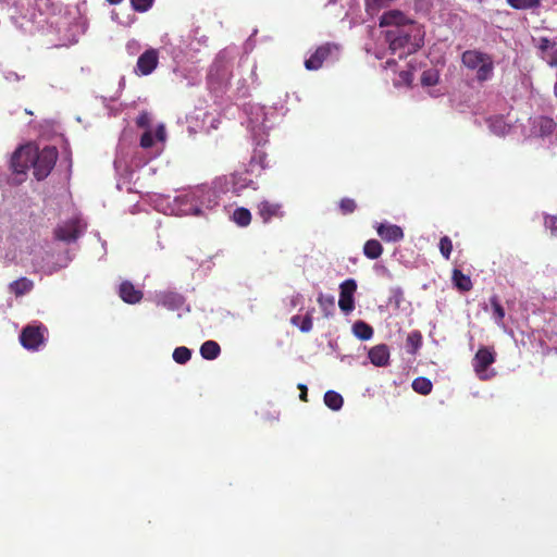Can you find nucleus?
I'll use <instances>...</instances> for the list:
<instances>
[{"instance_id":"nucleus-1","label":"nucleus","mask_w":557,"mask_h":557,"mask_svg":"<svg viewBox=\"0 0 557 557\" xmlns=\"http://www.w3.org/2000/svg\"><path fill=\"white\" fill-rule=\"evenodd\" d=\"M461 62L468 70L475 72V78L480 83H484L493 76L494 60L487 53L467 50L461 55Z\"/></svg>"},{"instance_id":"nucleus-2","label":"nucleus","mask_w":557,"mask_h":557,"mask_svg":"<svg viewBox=\"0 0 557 557\" xmlns=\"http://www.w3.org/2000/svg\"><path fill=\"white\" fill-rule=\"evenodd\" d=\"M58 160V150L55 147L47 146L41 150L36 149L34 161L32 162L34 169V176L38 181L45 180L55 165Z\"/></svg>"},{"instance_id":"nucleus-3","label":"nucleus","mask_w":557,"mask_h":557,"mask_svg":"<svg viewBox=\"0 0 557 557\" xmlns=\"http://www.w3.org/2000/svg\"><path fill=\"white\" fill-rule=\"evenodd\" d=\"M496 360V352L493 347L482 346L478 349L472 360V367L480 380H488L495 373H488L487 369Z\"/></svg>"},{"instance_id":"nucleus-4","label":"nucleus","mask_w":557,"mask_h":557,"mask_svg":"<svg viewBox=\"0 0 557 557\" xmlns=\"http://www.w3.org/2000/svg\"><path fill=\"white\" fill-rule=\"evenodd\" d=\"M47 327L42 324H28L20 334V343L27 350H38L45 345Z\"/></svg>"},{"instance_id":"nucleus-5","label":"nucleus","mask_w":557,"mask_h":557,"mask_svg":"<svg viewBox=\"0 0 557 557\" xmlns=\"http://www.w3.org/2000/svg\"><path fill=\"white\" fill-rule=\"evenodd\" d=\"M212 195V190L208 187H197L194 190L183 195L181 197L182 203L189 205L187 209H185L186 214L191 215H201L202 214V206L206 200L210 201V197Z\"/></svg>"},{"instance_id":"nucleus-6","label":"nucleus","mask_w":557,"mask_h":557,"mask_svg":"<svg viewBox=\"0 0 557 557\" xmlns=\"http://www.w3.org/2000/svg\"><path fill=\"white\" fill-rule=\"evenodd\" d=\"M339 47L336 44L326 42L315 49V51L305 60V67L308 71H317L322 67L324 61L337 59Z\"/></svg>"},{"instance_id":"nucleus-7","label":"nucleus","mask_w":557,"mask_h":557,"mask_svg":"<svg viewBox=\"0 0 557 557\" xmlns=\"http://www.w3.org/2000/svg\"><path fill=\"white\" fill-rule=\"evenodd\" d=\"M36 148L32 145H24L18 147L12 154L10 161V169L16 174H26V171L32 165Z\"/></svg>"},{"instance_id":"nucleus-8","label":"nucleus","mask_w":557,"mask_h":557,"mask_svg":"<svg viewBox=\"0 0 557 557\" xmlns=\"http://www.w3.org/2000/svg\"><path fill=\"white\" fill-rule=\"evenodd\" d=\"M84 226L78 219H71L58 225L54 237L65 243H74L84 232Z\"/></svg>"},{"instance_id":"nucleus-9","label":"nucleus","mask_w":557,"mask_h":557,"mask_svg":"<svg viewBox=\"0 0 557 557\" xmlns=\"http://www.w3.org/2000/svg\"><path fill=\"white\" fill-rule=\"evenodd\" d=\"M338 306L341 310L348 314L355 309L354 294L357 289V283L352 278L344 281L341 286Z\"/></svg>"},{"instance_id":"nucleus-10","label":"nucleus","mask_w":557,"mask_h":557,"mask_svg":"<svg viewBox=\"0 0 557 557\" xmlns=\"http://www.w3.org/2000/svg\"><path fill=\"white\" fill-rule=\"evenodd\" d=\"M257 213L263 223H269L273 219H283L285 216L283 206L278 202H272L269 200H263L258 203Z\"/></svg>"},{"instance_id":"nucleus-11","label":"nucleus","mask_w":557,"mask_h":557,"mask_svg":"<svg viewBox=\"0 0 557 557\" xmlns=\"http://www.w3.org/2000/svg\"><path fill=\"white\" fill-rule=\"evenodd\" d=\"M159 57L156 49L146 50L137 60V72L140 75L151 74L158 65Z\"/></svg>"},{"instance_id":"nucleus-12","label":"nucleus","mask_w":557,"mask_h":557,"mask_svg":"<svg viewBox=\"0 0 557 557\" xmlns=\"http://www.w3.org/2000/svg\"><path fill=\"white\" fill-rule=\"evenodd\" d=\"M413 21L399 10H389L380 18L381 26H406L412 24Z\"/></svg>"},{"instance_id":"nucleus-13","label":"nucleus","mask_w":557,"mask_h":557,"mask_svg":"<svg viewBox=\"0 0 557 557\" xmlns=\"http://www.w3.org/2000/svg\"><path fill=\"white\" fill-rule=\"evenodd\" d=\"M377 235L384 242L397 243L404 238V231L400 226L388 223H380L376 226Z\"/></svg>"},{"instance_id":"nucleus-14","label":"nucleus","mask_w":557,"mask_h":557,"mask_svg":"<svg viewBox=\"0 0 557 557\" xmlns=\"http://www.w3.org/2000/svg\"><path fill=\"white\" fill-rule=\"evenodd\" d=\"M541 58L550 66L557 67V48L556 42L547 37H542L539 46Z\"/></svg>"},{"instance_id":"nucleus-15","label":"nucleus","mask_w":557,"mask_h":557,"mask_svg":"<svg viewBox=\"0 0 557 557\" xmlns=\"http://www.w3.org/2000/svg\"><path fill=\"white\" fill-rule=\"evenodd\" d=\"M119 294L124 302L131 305L138 304L144 296L143 292L135 288V286L128 281L121 283Z\"/></svg>"},{"instance_id":"nucleus-16","label":"nucleus","mask_w":557,"mask_h":557,"mask_svg":"<svg viewBox=\"0 0 557 557\" xmlns=\"http://www.w3.org/2000/svg\"><path fill=\"white\" fill-rule=\"evenodd\" d=\"M368 357L376 367H385L389 362V349L385 344H380L369 350Z\"/></svg>"},{"instance_id":"nucleus-17","label":"nucleus","mask_w":557,"mask_h":557,"mask_svg":"<svg viewBox=\"0 0 557 557\" xmlns=\"http://www.w3.org/2000/svg\"><path fill=\"white\" fill-rule=\"evenodd\" d=\"M557 123L553 117L549 116H539L534 123V127L537 129L539 135L542 137H546L552 135L556 129Z\"/></svg>"},{"instance_id":"nucleus-18","label":"nucleus","mask_w":557,"mask_h":557,"mask_svg":"<svg viewBox=\"0 0 557 557\" xmlns=\"http://www.w3.org/2000/svg\"><path fill=\"white\" fill-rule=\"evenodd\" d=\"M33 288L34 282L27 277H20L9 285L10 292L13 293L16 297H21L29 293Z\"/></svg>"},{"instance_id":"nucleus-19","label":"nucleus","mask_w":557,"mask_h":557,"mask_svg":"<svg viewBox=\"0 0 557 557\" xmlns=\"http://www.w3.org/2000/svg\"><path fill=\"white\" fill-rule=\"evenodd\" d=\"M314 309L309 310L305 317L298 314L290 318V323L297 326L302 333H309L313 327L312 312Z\"/></svg>"},{"instance_id":"nucleus-20","label":"nucleus","mask_w":557,"mask_h":557,"mask_svg":"<svg viewBox=\"0 0 557 557\" xmlns=\"http://www.w3.org/2000/svg\"><path fill=\"white\" fill-rule=\"evenodd\" d=\"M383 253V246L377 239H369L363 245V255L371 260L380 258Z\"/></svg>"},{"instance_id":"nucleus-21","label":"nucleus","mask_w":557,"mask_h":557,"mask_svg":"<svg viewBox=\"0 0 557 557\" xmlns=\"http://www.w3.org/2000/svg\"><path fill=\"white\" fill-rule=\"evenodd\" d=\"M221 352L220 345L214 341H207L200 347V355L203 359L214 360Z\"/></svg>"},{"instance_id":"nucleus-22","label":"nucleus","mask_w":557,"mask_h":557,"mask_svg":"<svg viewBox=\"0 0 557 557\" xmlns=\"http://www.w3.org/2000/svg\"><path fill=\"white\" fill-rule=\"evenodd\" d=\"M451 278L455 286L461 292H469L472 288L470 276L463 274L461 270L454 269Z\"/></svg>"},{"instance_id":"nucleus-23","label":"nucleus","mask_w":557,"mask_h":557,"mask_svg":"<svg viewBox=\"0 0 557 557\" xmlns=\"http://www.w3.org/2000/svg\"><path fill=\"white\" fill-rule=\"evenodd\" d=\"M352 332L361 341H368L373 336L372 326L361 320L354 323Z\"/></svg>"},{"instance_id":"nucleus-24","label":"nucleus","mask_w":557,"mask_h":557,"mask_svg":"<svg viewBox=\"0 0 557 557\" xmlns=\"http://www.w3.org/2000/svg\"><path fill=\"white\" fill-rule=\"evenodd\" d=\"M318 304L321 310L324 313V317H330L333 314L335 309V298L332 295H323L320 294L318 297Z\"/></svg>"},{"instance_id":"nucleus-25","label":"nucleus","mask_w":557,"mask_h":557,"mask_svg":"<svg viewBox=\"0 0 557 557\" xmlns=\"http://www.w3.org/2000/svg\"><path fill=\"white\" fill-rule=\"evenodd\" d=\"M233 221L240 227H246L251 222V213L248 209L240 207L234 210Z\"/></svg>"},{"instance_id":"nucleus-26","label":"nucleus","mask_w":557,"mask_h":557,"mask_svg":"<svg viewBox=\"0 0 557 557\" xmlns=\"http://www.w3.org/2000/svg\"><path fill=\"white\" fill-rule=\"evenodd\" d=\"M433 384L432 382L424 376H419L412 382V389L421 395H429L432 392Z\"/></svg>"},{"instance_id":"nucleus-27","label":"nucleus","mask_w":557,"mask_h":557,"mask_svg":"<svg viewBox=\"0 0 557 557\" xmlns=\"http://www.w3.org/2000/svg\"><path fill=\"white\" fill-rule=\"evenodd\" d=\"M324 403L330 409L339 410L343 407L344 399L337 392L327 391L324 394Z\"/></svg>"},{"instance_id":"nucleus-28","label":"nucleus","mask_w":557,"mask_h":557,"mask_svg":"<svg viewBox=\"0 0 557 557\" xmlns=\"http://www.w3.org/2000/svg\"><path fill=\"white\" fill-rule=\"evenodd\" d=\"M183 302V298L175 293H166L161 295L159 304L173 310L178 308Z\"/></svg>"},{"instance_id":"nucleus-29","label":"nucleus","mask_w":557,"mask_h":557,"mask_svg":"<svg viewBox=\"0 0 557 557\" xmlns=\"http://www.w3.org/2000/svg\"><path fill=\"white\" fill-rule=\"evenodd\" d=\"M542 0H506L507 4L516 10H533L541 7Z\"/></svg>"},{"instance_id":"nucleus-30","label":"nucleus","mask_w":557,"mask_h":557,"mask_svg":"<svg viewBox=\"0 0 557 557\" xmlns=\"http://www.w3.org/2000/svg\"><path fill=\"white\" fill-rule=\"evenodd\" d=\"M394 1L395 0H364L366 11L368 14L374 15Z\"/></svg>"},{"instance_id":"nucleus-31","label":"nucleus","mask_w":557,"mask_h":557,"mask_svg":"<svg viewBox=\"0 0 557 557\" xmlns=\"http://www.w3.org/2000/svg\"><path fill=\"white\" fill-rule=\"evenodd\" d=\"M233 185L235 191H240L249 187L252 189H257L256 183L252 180H249L247 176H244L243 174L234 176Z\"/></svg>"},{"instance_id":"nucleus-32","label":"nucleus","mask_w":557,"mask_h":557,"mask_svg":"<svg viewBox=\"0 0 557 557\" xmlns=\"http://www.w3.org/2000/svg\"><path fill=\"white\" fill-rule=\"evenodd\" d=\"M438 71L434 69L425 70L421 75V84L426 87L435 86L438 83Z\"/></svg>"},{"instance_id":"nucleus-33","label":"nucleus","mask_w":557,"mask_h":557,"mask_svg":"<svg viewBox=\"0 0 557 557\" xmlns=\"http://www.w3.org/2000/svg\"><path fill=\"white\" fill-rule=\"evenodd\" d=\"M191 358V351L185 346H181L174 349L173 359L180 364H185Z\"/></svg>"},{"instance_id":"nucleus-34","label":"nucleus","mask_w":557,"mask_h":557,"mask_svg":"<svg viewBox=\"0 0 557 557\" xmlns=\"http://www.w3.org/2000/svg\"><path fill=\"white\" fill-rule=\"evenodd\" d=\"M407 345L410 347V352L414 354L422 345V335L419 331H413L407 336Z\"/></svg>"},{"instance_id":"nucleus-35","label":"nucleus","mask_w":557,"mask_h":557,"mask_svg":"<svg viewBox=\"0 0 557 557\" xmlns=\"http://www.w3.org/2000/svg\"><path fill=\"white\" fill-rule=\"evenodd\" d=\"M490 302L493 309L494 318L497 322H502L505 318V310L503 306L500 305L498 297L493 296L490 298Z\"/></svg>"},{"instance_id":"nucleus-36","label":"nucleus","mask_w":557,"mask_h":557,"mask_svg":"<svg viewBox=\"0 0 557 557\" xmlns=\"http://www.w3.org/2000/svg\"><path fill=\"white\" fill-rule=\"evenodd\" d=\"M438 247H440V251H441L442 256H443L446 260H449V258H450V253H451V251H453V243H451V239H450L448 236H443V237L440 239Z\"/></svg>"},{"instance_id":"nucleus-37","label":"nucleus","mask_w":557,"mask_h":557,"mask_svg":"<svg viewBox=\"0 0 557 557\" xmlns=\"http://www.w3.org/2000/svg\"><path fill=\"white\" fill-rule=\"evenodd\" d=\"M357 208L356 201L351 198H343L339 201V209L343 214L352 213Z\"/></svg>"},{"instance_id":"nucleus-38","label":"nucleus","mask_w":557,"mask_h":557,"mask_svg":"<svg viewBox=\"0 0 557 557\" xmlns=\"http://www.w3.org/2000/svg\"><path fill=\"white\" fill-rule=\"evenodd\" d=\"M410 37H393L392 40L388 41V47L392 53H396L397 50L404 48L405 44L408 42Z\"/></svg>"},{"instance_id":"nucleus-39","label":"nucleus","mask_w":557,"mask_h":557,"mask_svg":"<svg viewBox=\"0 0 557 557\" xmlns=\"http://www.w3.org/2000/svg\"><path fill=\"white\" fill-rule=\"evenodd\" d=\"M153 3V0H131L133 9L137 12L148 11Z\"/></svg>"},{"instance_id":"nucleus-40","label":"nucleus","mask_w":557,"mask_h":557,"mask_svg":"<svg viewBox=\"0 0 557 557\" xmlns=\"http://www.w3.org/2000/svg\"><path fill=\"white\" fill-rule=\"evenodd\" d=\"M151 117L146 111H143L136 119V125L140 128L150 129Z\"/></svg>"},{"instance_id":"nucleus-41","label":"nucleus","mask_w":557,"mask_h":557,"mask_svg":"<svg viewBox=\"0 0 557 557\" xmlns=\"http://www.w3.org/2000/svg\"><path fill=\"white\" fill-rule=\"evenodd\" d=\"M154 144V137L151 129H147L140 137V147L144 149L151 148Z\"/></svg>"},{"instance_id":"nucleus-42","label":"nucleus","mask_w":557,"mask_h":557,"mask_svg":"<svg viewBox=\"0 0 557 557\" xmlns=\"http://www.w3.org/2000/svg\"><path fill=\"white\" fill-rule=\"evenodd\" d=\"M154 137L159 140V141H164L165 140V137H166V133H165V127L164 125L160 124L157 129H156V134H154Z\"/></svg>"},{"instance_id":"nucleus-43","label":"nucleus","mask_w":557,"mask_h":557,"mask_svg":"<svg viewBox=\"0 0 557 557\" xmlns=\"http://www.w3.org/2000/svg\"><path fill=\"white\" fill-rule=\"evenodd\" d=\"M298 388L300 389L299 398H300L302 401H307V396H308V389H307V386H306V385H304V384H299V385H298Z\"/></svg>"},{"instance_id":"nucleus-44","label":"nucleus","mask_w":557,"mask_h":557,"mask_svg":"<svg viewBox=\"0 0 557 557\" xmlns=\"http://www.w3.org/2000/svg\"><path fill=\"white\" fill-rule=\"evenodd\" d=\"M550 232L554 236L557 237V218L553 219L552 221Z\"/></svg>"},{"instance_id":"nucleus-45","label":"nucleus","mask_w":557,"mask_h":557,"mask_svg":"<svg viewBox=\"0 0 557 557\" xmlns=\"http://www.w3.org/2000/svg\"><path fill=\"white\" fill-rule=\"evenodd\" d=\"M265 158H267V156H265V154H263V156H261V157H260V165H261L262 168H265V164H264Z\"/></svg>"},{"instance_id":"nucleus-46","label":"nucleus","mask_w":557,"mask_h":557,"mask_svg":"<svg viewBox=\"0 0 557 557\" xmlns=\"http://www.w3.org/2000/svg\"><path fill=\"white\" fill-rule=\"evenodd\" d=\"M107 1H108L110 4L115 5V4L121 3L123 0H107Z\"/></svg>"},{"instance_id":"nucleus-47","label":"nucleus","mask_w":557,"mask_h":557,"mask_svg":"<svg viewBox=\"0 0 557 557\" xmlns=\"http://www.w3.org/2000/svg\"><path fill=\"white\" fill-rule=\"evenodd\" d=\"M298 297H299V296H297V297L293 298V300H292V305H293V306H296V305H297Z\"/></svg>"},{"instance_id":"nucleus-48","label":"nucleus","mask_w":557,"mask_h":557,"mask_svg":"<svg viewBox=\"0 0 557 557\" xmlns=\"http://www.w3.org/2000/svg\"><path fill=\"white\" fill-rule=\"evenodd\" d=\"M409 52H410V50H408V53H409ZM405 54H407V52H400V53L398 54V57H399V58H403Z\"/></svg>"},{"instance_id":"nucleus-49","label":"nucleus","mask_w":557,"mask_h":557,"mask_svg":"<svg viewBox=\"0 0 557 557\" xmlns=\"http://www.w3.org/2000/svg\"><path fill=\"white\" fill-rule=\"evenodd\" d=\"M334 2H335V0H330V1H329V3H334Z\"/></svg>"},{"instance_id":"nucleus-50","label":"nucleus","mask_w":557,"mask_h":557,"mask_svg":"<svg viewBox=\"0 0 557 557\" xmlns=\"http://www.w3.org/2000/svg\"><path fill=\"white\" fill-rule=\"evenodd\" d=\"M555 4H557V0H552Z\"/></svg>"}]
</instances>
